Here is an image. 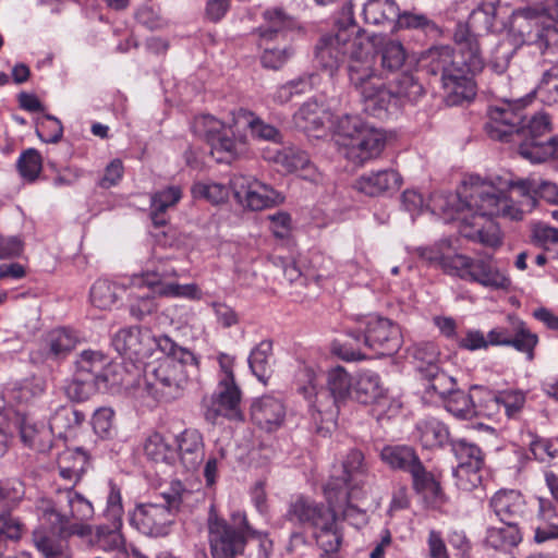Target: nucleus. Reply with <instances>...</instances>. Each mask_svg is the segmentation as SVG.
Masks as SVG:
<instances>
[{"instance_id":"nucleus-1","label":"nucleus","mask_w":558,"mask_h":558,"mask_svg":"<svg viewBox=\"0 0 558 558\" xmlns=\"http://www.w3.org/2000/svg\"><path fill=\"white\" fill-rule=\"evenodd\" d=\"M496 5L485 2L473 10L465 23H459L453 32L454 52L448 45L434 46L421 58L426 72L439 76L442 87L448 90L452 104L474 98L473 76L484 68L480 37L494 27Z\"/></svg>"},{"instance_id":"nucleus-2","label":"nucleus","mask_w":558,"mask_h":558,"mask_svg":"<svg viewBox=\"0 0 558 558\" xmlns=\"http://www.w3.org/2000/svg\"><path fill=\"white\" fill-rule=\"evenodd\" d=\"M537 179L511 181L509 186L523 198L522 207H517L507 195L494 184L471 177L459 192L456 211L460 213V233L462 236L478 242L484 246L498 247L501 236L494 217L519 221L537 204Z\"/></svg>"},{"instance_id":"nucleus-3","label":"nucleus","mask_w":558,"mask_h":558,"mask_svg":"<svg viewBox=\"0 0 558 558\" xmlns=\"http://www.w3.org/2000/svg\"><path fill=\"white\" fill-rule=\"evenodd\" d=\"M112 347L129 359L147 356L155 344L167 359L158 364L147 380V391L159 401H171L182 396L190 380L199 373V360L189 349L178 345L170 337H153L148 330L129 327L112 337Z\"/></svg>"},{"instance_id":"nucleus-4","label":"nucleus","mask_w":558,"mask_h":558,"mask_svg":"<svg viewBox=\"0 0 558 558\" xmlns=\"http://www.w3.org/2000/svg\"><path fill=\"white\" fill-rule=\"evenodd\" d=\"M36 514L50 532L37 529L33 542L44 558H71L68 538L86 537L92 526L86 523L94 517L92 502L72 487L58 489L54 499L37 500Z\"/></svg>"},{"instance_id":"nucleus-5","label":"nucleus","mask_w":558,"mask_h":558,"mask_svg":"<svg viewBox=\"0 0 558 558\" xmlns=\"http://www.w3.org/2000/svg\"><path fill=\"white\" fill-rule=\"evenodd\" d=\"M485 130L493 140L518 143V153L522 157L524 145H545L542 137L551 130L550 119L546 113H537L530 119L523 116L522 108L510 102H502L488 109Z\"/></svg>"},{"instance_id":"nucleus-6","label":"nucleus","mask_w":558,"mask_h":558,"mask_svg":"<svg viewBox=\"0 0 558 558\" xmlns=\"http://www.w3.org/2000/svg\"><path fill=\"white\" fill-rule=\"evenodd\" d=\"M365 33L354 20L353 4L345 1L330 32L323 34L314 48L317 65L333 75L364 40Z\"/></svg>"},{"instance_id":"nucleus-7","label":"nucleus","mask_w":558,"mask_h":558,"mask_svg":"<svg viewBox=\"0 0 558 558\" xmlns=\"http://www.w3.org/2000/svg\"><path fill=\"white\" fill-rule=\"evenodd\" d=\"M198 495L175 482L171 485L170 492L163 495L167 505H138L131 513L130 522L144 535L166 536L170 532L174 514L191 508L193 502L198 500Z\"/></svg>"},{"instance_id":"nucleus-8","label":"nucleus","mask_w":558,"mask_h":558,"mask_svg":"<svg viewBox=\"0 0 558 558\" xmlns=\"http://www.w3.org/2000/svg\"><path fill=\"white\" fill-rule=\"evenodd\" d=\"M441 268L449 275L463 280L476 282L492 290H508L511 280L505 270L500 269L492 256L471 258L462 254L441 256Z\"/></svg>"},{"instance_id":"nucleus-9","label":"nucleus","mask_w":558,"mask_h":558,"mask_svg":"<svg viewBox=\"0 0 558 558\" xmlns=\"http://www.w3.org/2000/svg\"><path fill=\"white\" fill-rule=\"evenodd\" d=\"M253 534L244 513H234L231 522L216 515L208 519L213 558H236L243 554L247 537Z\"/></svg>"},{"instance_id":"nucleus-10","label":"nucleus","mask_w":558,"mask_h":558,"mask_svg":"<svg viewBox=\"0 0 558 558\" xmlns=\"http://www.w3.org/2000/svg\"><path fill=\"white\" fill-rule=\"evenodd\" d=\"M424 95V87L410 71L396 76L386 86L381 84L376 98L368 100V116L384 119L391 109L416 104Z\"/></svg>"},{"instance_id":"nucleus-11","label":"nucleus","mask_w":558,"mask_h":558,"mask_svg":"<svg viewBox=\"0 0 558 558\" xmlns=\"http://www.w3.org/2000/svg\"><path fill=\"white\" fill-rule=\"evenodd\" d=\"M363 324L364 328L350 330L349 335L357 342L362 341L378 355H391L398 352L402 344V337L396 324L378 316H369Z\"/></svg>"},{"instance_id":"nucleus-12","label":"nucleus","mask_w":558,"mask_h":558,"mask_svg":"<svg viewBox=\"0 0 558 558\" xmlns=\"http://www.w3.org/2000/svg\"><path fill=\"white\" fill-rule=\"evenodd\" d=\"M345 62L348 63L349 81L360 93L364 111L368 114V100L376 98L381 84H376L373 81L376 72L373 68V57L366 37L355 50L351 51V56Z\"/></svg>"},{"instance_id":"nucleus-13","label":"nucleus","mask_w":558,"mask_h":558,"mask_svg":"<svg viewBox=\"0 0 558 558\" xmlns=\"http://www.w3.org/2000/svg\"><path fill=\"white\" fill-rule=\"evenodd\" d=\"M450 447L458 461V465L453 470L458 485L465 490L476 488L482 483L481 472L485 464L482 449L465 438L450 440Z\"/></svg>"},{"instance_id":"nucleus-14","label":"nucleus","mask_w":558,"mask_h":558,"mask_svg":"<svg viewBox=\"0 0 558 558\" xmlns=\"http://www.w3.org/2000/svg\"><path fill=\"white\" fill-rule=\"evenodd\" d=\"M546 19L558 24V0H543L538 5L527 7L518 11L517 21L519 22V32L525 44L535 46L542 53L546 51L558 53V49L550 46L543 47L530 39V36L538 33V29H557L553 24L546 23Z\"/></svg>"},{"instance_id":"nucleus-15","label":"nucleus","mask_w":558,"mask_h":558,"mask_svg":"<svg viewBox=\"0 0 558 558\" xmlns=\"http://www.w3.org/2000/svg\"><path fill=\"white\" fill-rule=\"evenodd\" d=\"M230 187L238 203L251 210L268 208L276 204L280 197L270 186L242 174L232 177Z\"/></svg>"},{"instance_id":"nucleus-16","label":"nucleus","mask_w":558,"mask_h":558,"mask_svg":"<svg viewBox=\"0 0 558 558\" xmlns=\"http://www.w3.org/2000/svg\"><path fill=\"white\" fill-rule=\"evenodd\" d=\"M240 404L241 391L234 378L228 375L226 379H219L216 391L206 404V418L214 422L218 416H223L232 421H242L243 414Z\"/></svg>"},{"instance_id":"nucleus-17","label":"nucleus","mask_w":558,"mask_h":558,"mask_svg":"<svg viewBox=\"0 0 558 558\" xmlns=\"http://www.w3.org/2000/svg\"><path fill=\"white\" fill-rule=\"evenodd\" d=\"M386 145V137L380 130L374 128H362L349 141L341 142L343 156L356 163L362 165L378 157Z\"/></svg>"},{"instance_id":"nucleus-18","label":"nucleus","mask_w":558,"mask_h":558,"mask_svg":"<svg viewBox=\"0 0 558 558\" xmlns=\"http://www.w3.org/2000/svg\"><path fill=\"white\" fill-rule=\"evenodd\" d=\"M177 276L174 268H169L166 265H160L151 272L143 274L140 277H134V286H146L154 293L161 296H183L189 299H196L198 294L197 286L194 283L179 284L175 282H167L170 277Z\"/></svg>"},{"instance_id":"nucleus-19","label":"nucleus","mask_w":558,"mask_h":558,"mask_svg":"<svg viewBox=\"0 0 558 558\" xmlns=\"http://www.w3.org/2000/svg\"><path fill=\"white\" fill-rule=\"evenodd\" d=\"M86 377H107L108 385L116 388L122 384L119 365L109 361V357L100 351L85 350L76 360V369Z\"/></svg>"},{"instance_id":"nucleus-20","label":"nucleus","mask_w":558,"mask_h":558,"mask_svg":"<svg viewBox=\"0 0 558 558\" xmlns=\"http://www.w3.org/2000/svg\"><path fill=\"white\" fill-rule=\"evenodd\" d=\"M333 514L335 511L330 507L317 504L304 496H299L291 501L286 515L291 522L308 524L316 529L317 526L330 524Z\"/></svg>"},{"instance_id":"nucleus-21","label":"nucleus","mask_w":558,"mask_h":558,"mask_svg":"<svg viewBox=\"0 0 558 558\" xmlns=\"http://www.w3.org/2000/svg\"><path fill=\"white\" fill-rule=\"evenodd\" d=\"M263 24L255 29L264 44H274L287 38L296 27V21L281 8H271L263 12Z\"/></svg>"},{"instance_id":"nucleus-22","label":"nucleus","mask_w":558,"mask_h":558,"mask_svg":"<svg viewBox=\"0 0 558 558\" xmlns=\"http://www.w3.org/2000/svg\"><path fill=\"white\" fill-rule=\"evenodd\" d=\"M489 506L505 524H519L525 514V500L519 490L500 489L490 498Z\"/></svg>"},{"instance_id":"nucleus-23","label":"nucleus","mask_w":558,"mask_h":558,"mask_svg":"<svg viewBox=\"0 0 558 558\" xmlns=\"http://www.w3.org/2000/svg\"><path fill=\"white\" fill-rule=\"evenodd\" d=\"M388 389L376 372L366 369L353 377L351 397L361 404H378L387 399Z\"/></svg>"},{"instance_id":"nucleus-24","label":"nucleus","mask_w":558,"mask_h":558,"mask_svg":"<svg viewBox=\"0 0 558 558\" xmlns=\"http://www.w3.org/2000/svg\"><path fill=\"white\" fill-rule=\"evenodd\" d=\"M177 459L187 472L199 469L205 458L202 435L195 429H185L175 438Z\"/></svg>"},{"instance_id":"nucleus-25","label":"nucleus","mask_w":558,"mask_h":558,"mask_svg":"<svg viewBox=\"0 0 558 558\" xmlns=\"http://www.w3.org/2000/svg\"><path fill=\"white\" fill-rule=\"evenodd\" d=\"M251 416L262 429L272 432L283 423L286 408L280 399L272 396H263L252 403Z\"/></svg>"},{"instance_id":"nucleus-26","label":"nucleus","mask_w":558,"mask_h":558,"mask_svg":"<svg viewBox=\"0 0 558 558\" xmlns=\"http://www.w3.org/2000/svg\"><path fill=\"white\" fill-rule=\"evenodd\" d=\"M401 184V175L395 170L386 169L360 177L354 187L365 195L378 196L385 192L398 190Z\"/></svg>"},{"instance_id":"nucleus-27","label":"nucleus","mask_w":558,"mask_h":558,"mask_svg":"<svg viewBox=\"0 0 558 558\" xmlns=\"http://www.w3.org/2000/svg\"><path fill=\"white\" fill-rule=\"evenodd\" d=\"M343 485L347 487L348 498L353 497V490L360 489L368 477V464L364 453L359 449H352L347 454L343 463Z\"/></svg>"},{"instance_id":"nucleus-28","label":"nucleus","mask_w":558,"mask_h":558,"mask_svg":"<svg viewBox=\"0 0 558 558\" xmlns=\"http://www.w3.org/2000/svg\"><path fill=\"white\" fill-rule=\"evenodd\" d=\"M267 158L287 172L303 171L304 178L316 180V169L312 166L308 155L295 146L283 147Z\"/></svg>"},{"instance_id":"nucleus-29","label":"nucleus","mask_w":558,"mask_h":558,"mask_svg":"<svg viewBox=\"0 0 558 558\" xmlns=\"http://www.w3.org/2000/svg\"><path fill=\"white\" fill-rule=\"evenodd\" d=\"M113 387L108 385V378L105 377H86L78 373H74L72 379L64 387L66 397L75 402H82L89 399L98 391L107 392Z\"/></svg>"},{"instance_id":"nucleus-30","label":"nucleus","mask_w":558,"mask_h":558,"mask_svg":"<svg viewBox=\"0 0 558 558\" xmlns=\"http://www.w3.org/2000/svg\"><path fill=\"white\" fill-rule=\"evenodd\" d=\"M399 5L395 0H367L363 7L366 23L395 28L400 16Z\"/></svg>"},{"instance_id":"nucleus-31","label":"nucleus","mask_w":558,"mask_h":558,"mask_svg":"<svg viewBox=\"0 0 558 558\" xmlns=\"http://www.w3.org/2000/svg\"><path fill=\"white\" fill-rule=\"evenodd\" d=\"M34 413L20 414L17 418V427L22 442L37 451H45L50 447L49 432L43 424L33 421Z\"/></svg>"},{"instance_id":"nucleus-32","label":"nucleus","mask_w":558,"mask_h":558,"mask_svg":"<svg viewBox=\"0 0 558 558\" xmlns=\"http://www.w3.org/2000/svg\"><path fill=\"white\" fill-rule=\"evenodd\" d=\"M333 114L324 109L316 101H306L294 113L293 121L296 128L304 132L319 131L332 122Z\"/></svg>"},{"instance_id":"nucleus-33","label":"nucleus","mask_w":558,"mask_h":558,"mask_svg":"<svg viewBox=\"0 0 558 558\" xmlns=\"http://www.w3.org/2000/svg\"><path fill=\"white\" fill-rule=\"evenodd\" d=\"M182 198V190L171 185L154 193L150 197V218L156 227L168 222V210L173 208Z\"/></svg>"},{"instance_id":"nucleus-34","label":"nucleus","mask_w":558,"mask_h":558,"mask_svg":"<svg viewBox=\"0 0 558 558\" xmlns=\"http://www.w3.org/2000/svg\"><path fill=\"white\" fill-rule=\"evenodd\" d=\"M77 333L69 328H57L51 330L45 339L46 356L48 359H63L77 344Z\"/></svg>"},{"instance_id":"nucleus-35","label":"nucleus","mask_w":558,"mask_h":558,"mask_svg":"<svg viewBox=\"0 0 558 558\" xmlns=\"http://www.w3.org/2000/svg\"><path fill=\"white\" fill-rule=\"evenodd\" d=\"M417 439L424 448L430 449L450 445L449 430L447 426L437 418L422 420L416 424Z\"/></svg>"},{"instance_id":"nucleus-36","label":"nucleus","mask_w":558,"mask_h":558,"mask_svg":"<svg viewBox=\"0 0 558 558\" xmlns=\"http://www.w3.org/2000/svg\"><path fill=\"white\" fill-rule=\"evenodd\" d=\"M175 438H166L159 433H153L144 442L145 456L155 462L173 464L177 461Z\"/></svg>"},{"instance_id":"nucleus-37","label":"nucleus","mask_w":558,"mask_h":558,"mask_svg":"<svg viewBox=\"0 0 558 558\" xmlns=\"http://www.w3.org/2000/svg\"><path fill=\"white\" fill-rule=\"evenodd\" d=\"M341 404H343V402L336 398L327 388H322L316 391L312 407L317 412L320 423L327 425L319 426L318 432L324 429L327 432L330 430V426L336 424Z\"/></svg>"},{"instance_id":"nucleus-38","label":"nucleus","mask_w":558,"mask_h":558,"mask_svg":"<svg viewBox=\"0 0 558 558\" xmlns=\"http://www.w3.org/2000/svg\"><path fill=\"white\" fill-rule=\"evenodd\" d=\"M511 323V337L507 347H512L517 351L526 354L527 359H534V349L538 343V337L532 332L526 324L518 317H508Z\"/></svg>"},{"instance_id":"nucleus-39","label":"nucleus","mask_w":558,"mask_h":558,"mask_svg":"<svg viewBox=\"0 0 558 558\" xmlns=\"http://www.w3.org/2000/svg\"><path fill=\"white\" fill-rule=\"evenodd\" d=\"M85 420V414L70 405L58 407L49 418V430L58 437H65L66 433L78 427Z\"/></svg>"},{"instance_id":"nucleus-40","label":"nucleus","mask_w":558,"mask_h":558,"mask_svg":"<svg viewBox=\"0 0 558 558\" xmlns=\"http://www.w3.org/2000/svg\"><path fill=\"white\" fill-rule=\"evenodd\" d=\"M396 27L418 31L432 39L441 35V28L437 23L428 15L416 10L401 12Z\"/></svg>"},{"instance_id":"nucleus-41","label":"nucleus","mask_w":558,"mask_h":558,"mask_svg":"<svg viewBox=\"0 0 558 558\" xmlns=\"http://www.w3.org/2000/svg\"><path fill=\"white\" fill-rule=\"evenodd\" d=\"M521 542V533L517 525L505 524L501 527H489L486 532L485 545L499 551H508Z\"/></svg>"},{"instance_id":"nucleus-42","label":"nucleus","mask_w":558,"mask_h":558,"mask_svg":"<svg viewBox=\"0 0 558 558\" xmlns=\"http://www.w3.org/2000/svg\"><path fill=\"white\" fill-rule=\"evenodd\" d=\"M381 460L395 470L410 472L420 460L415 450L410 446H385L380 452Z\"/></svg>"},{"instance_id":"nucleus-43","label":"nucleus","mask_w":558,"mask_h":558,"mask_svg":"<svg viewBox=\"0 0 558 558\" xmlns=\"http://www.w3.org/2000/svg\"><path fill=\"white\" fill-rule=\"evenodd\" d=\"M87 456L81 449L65 450L58 459V468L61 477L77 482L86 470Z\"/></svg>"},{"instance_id":"nucleus-44","label":"nucleus","mask_w":558,"mask_h":558,"mask_svg":"<svg viewBox=\"0 0 558 558\" xmlns=\"http://www.w3.org/2000/svg\"><path fill=\"white\" fill-rule=\"evenodd\" d=\"M248 365L258 380L267 381L272 374V344L270 341H262L252 350Z\"/></svg>"},{"instance_id":"nucleus-45","label":"nucleus","mask_w":558,"mask_h":558,"mask_svg":"<svg viewBox=\"0 0 558 558\" xmlns=\"http://www.w3.org/2000/svg\"><path fill=\"white\" fill-rule=\"evenodd\" d=\"M409 473L412 476L413 487L417 493L432 498L433 501L441 500L442 493L439 483L436 481L435 476L425 469L421 460L411 468Z\"/></svg>"},{"instance_id":"nucleus-46","label":"nucleus","mask_w":558,"mask_h":558,"mask_svg":"<svg viewBox=\"0 0 558 558\" xmlns=\"http://www.w3.org/2000/svg\"><path fill=\"white\" fill-rule=\"evenodd\" d=\"M546 53L555 56L556 59L549 60L555 63L542 74L536 94L543 102L554 105L558 102V53L546 51L544 54Z\"/></svg>"},{"instance_id":"nucleus-47","label":"nucleus","mask_w":558,"mask_h":558,"mask_svg":"<svg viewBox=\"0 0 558 558\" xmlns=\"http://www.w3.org/2000/svg\"><path fill=\"white\" fill-rule=\"evenodd\" d=\"M380 66L384 71L395 73L405 64L407 52L400 41L389 39L378 49Z\"/></svg>"},{"instance_id":"nucleus-48","label":"nucleus","mask_w":558,"mask_h":558,"mask_svg":"<svg viewBox=\"0 0 558 558\" xmlns=\"http://www.w3.org/2000/svg\"><path fill=\"white\" fill-rule=\"evenodd\" d=\"M517 50L518 47L509 39L498 41L489 52L487 66L498 75L505 74Z\"/></svg>"},{"instance_id":"nucleus-49","label":"nucleus","mask_w":558,"mask_h":558,"mask_svg":"<svg viewBox=\"0 0 558 558\" xmlns=\"http://www.w3.org/2000/svg\"><path fill=\"white\" fill-rule=\"evenodd\" d=\"M123 522H109L96 527L95 544L104 550H120L124 546V537L121 533Z\"/></svg>"},{"instance_id":"nucleus-50","label":"nucleus","mask_w":558,"mask_h":558,"mask_svg":"<svg viewBox=\"0 0 558 558\" xmlns=\"http://www.w3.org/2000/svg\"><path fill=\"white\" fill-rule=\"evenodd\" d=\"M258 46L263 49L260 63L265 69L280 70L294 54L293 49L289 45L282 47L272 46V44H264L258 39Z\"/></svg>"},{"instance_id":"nucleus-51","label":"nucleus","mask_w":558,"mask_h":558,"mask_svg":"<svg viewBox=\"0 0 558 558\" xmlns=\"http://www.w3.org/2000/svg\"><path fill=\"white\" fill-rule=\"evenodd\" d=\"M423 377L427 380L425 391L430 397L437 395L446 400L456 390V379L439 368H430Z\"/></svg>"},{"instance_id":"nucleus-52","label":"nucleus","mask_w":558,"mask_h":558,"mask_svg":"<svg viewBox=\"0 0 558 558\" xmlns=\"http://www.w3.org/2000/svg\"><path fill=\"white\" fill-rule=\"evenodd\" d=\"M246 124L251 131V135L259 141L271 142L275 144L282 143L283 135L278 128L272 124L265 122L262 118L255 113L248 111L245 112Z\"/></svg>"},{"instance_id":"nucleus-53","label":"nucleus","mask_w":558,"mask_h":558,"mask_svg":"<svg viewBox=\"0 0 558 558\" xmlns=\"http://www.w3.org/2000/svg\"><path fill=\"white\" fill-rule=\"evenodd\" d=\"M327 389L344 403L351 396L353 378H351L348 372L341 366L331 368L327 373Z\"/></svg>"},{"instance_id":"nucleus-54","label":"nucleus","mask_w":558,"mask_h":558,"mask_svg":"<svg viewBox=\"0 0 558 558\" xmlns=\"http://www.w3.org/2000/svg\"><path fill=\"white\" fill-rule=\"evenodd\" d=\"M117 286L107 279H98L90 288V302L100 310H110L118 300Z\"/></svg>"},{"instance_id":"nucleus-55","label":"nucleus","mask_w":558,"mask_h":558,"mask_svg":"<svg viewBox=\"0 0 558 558\" xmlns=\"http://www.w3.org/2000/svg\"><path fill=\"white\" fill-rule=\"evenodd\" d=\"M412 355L416 361L417 371L424 376L430 368H439V350L434 342H420L413 345Z\"/></svg>"},{"instance_id":"nucleus-56","label":"nucleus","mask_w":558,"mask_h":558,"mask_svg":"<svg viewBox=\"0 0 558 558\" xmlns=\"http://www.w3.org/2000/svg\"><path fill=\"white\" fill-rule=\"evenodd\" d=\"M522 158L532 163H542L550 158L558 160V137L553 136L546 140L545 145H524L522 147Z\"/></svg>"},{"instance_id":"nucleus-57","label":"nucleus","mask_w":558,"mask_h":558,"mask_svg":"<svg viewBox=\"0 0 558 558\" xmlns=\"http://www.w3.org/2000/svg\"><path fill=\"white\" fill-rule=\"evenodd\" d=\"M16 167L23 179L34 182L43 169V159L39 151L35 148L26 149L20 155Z\"/></svg>"},{"instance_id":"nucleus-58","label":"nucleus","mask_w":558,"mask_h":558,"mask_svg":"<svg viewBox=\"0 0 558 558\" xmlns=\"http://www.w3.org/2000/svg\"><path fill=\"white\" fill-rule=\"evenodd\" d=\"M445 407L450 413L460 418H470L476 413L472 397L459 389H456L445 400Z\"/></svg>"},{"instance_id":"nucleus-59","label":"nucleus","mask_w":558,"mask_h":558,"mask_svg":"<svg viewBox=\"0 0 558 558\" xmlns=\"http://www.w3.org/2000/svg\"><path fill=\"white\" fill-rule=\"evenodd\" d=\"M336 513L332 515V522L326 526H317L315 537L318 545L324 549L325 555L322 558H329L328 553L337 551L340 547L342 536L337 529Z\"/></svg>"},{"instance_id":"nucleus-60","label":"nucleus","mask_w":558,"mask_h":558,"mask_svg":"<svg viewBox=\"0 0 558 558\" xmlns=\"http://www.w3.org/2000/svg\"><path fill=\"white\" fill-rule=\"evenodd\" d=\"M25 488L22 482L17 480L8 481L0 484V512L12 510L24 498Z\"/></svg>"},{"instance_id":"nucleus-61","label":"nucleus","mask_w":558,"mask_h":558,"mask_svg":"<svg viewBox=\"0 0 558 558\" xmlns=\"http://www.w3.org/2000/svg\"><path fill=\"white\" fill-rule=\"evenodd\" d=\"M314 75L308 77L302 76L279 86L272 94V100L279 105L287 104L294 95L302 94L311 87V78Z\"/></svg>"},{"instance_id":"nucleus-62","label":"nucleus","mask_w":558,"mask_h":558,"mask_svg":"<svg viewBox=\"0 0 558 558\" xmlns=\"http://www.w3.org/2000/svg\"><path fill=\"white\" fill-rule=\"evenodd\" d=\"M192 193L196 198H204L213 204H220L228 198L229 189L220 183H195Z\"/></svg>"},{"instance_id":"nucleus-63","label":"nucleus","mask_w":558,"mask_h":558,"mask_svg":"<svg viewBox=\"0 0 558 558\" xmlns=\"http://www.w3.org/2000/svg\"><path fill=\"white\" fill-rule=\"evenodd\" d=\"M153 290L145 293H132L130 296V314L137 320L150 315L157 308Z\"/></svg>"},{"instance_id":"nucleus-64","label":"nucleus","mask_w":558,"mask_h":558,"mask_svg":"<svg viewBox=\"0 0 558 558\" xmlns=\"http://www.w3.org/2000/svg\"><path fill=\"white\" fill-rule=\"evenodd\" d=\"M225 130V124L210 114H203L195 118L193 131L198 136L210 143L219 133Z\"/></svg>"}]
</instances>
